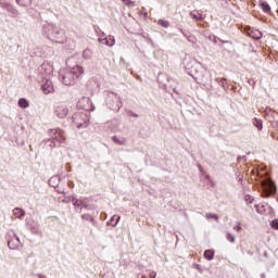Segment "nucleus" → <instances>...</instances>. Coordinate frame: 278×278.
I'll return each mask as SVG.
<instances>
[{
    "label": "nucleus",
    "mask_w": 278,
    "mask_h": 278,
    "mask_svg": "<svg viewBox=\"0 0 278 278\" xmlns=\"http://www.w3.org/2000/svg\"><path fill=\"white\" fill-rule=\"evenodd\" d=\"M41 29L42 35L46 36L48 40L56 45H64L66 42V33L54 24L41 20Z\"/></svg>",
    "instance_id": "nucleus-1"
},
{
    "label": "nucleus",
    "mask_w": 278,
    "mask_h": 278,
    "mask_svg": "<svg viewBox=\"0 0 278 278\" xmlns=\"http://www.w3.org/2000/svg\"><path fill=\"white\" fill-rule=\"evenodd\" d=\"M84 75V68L79 65L72 70H62L59 73V77L64 86H75V81Z\"/></svg>",
    "instance_id": "nucleus-2"
},
{
    "label": "nucleus",
    "mask_w": 278,
    "mask_h": 278,
    "mask_svg": "<svg viewBox=\"0 0 278 278\" xmlns=\"http://www.w3.org/2000/svg\"><path fill=\"white\" fill-rule=\"evenodd\" d=\"M104 94L106 97V105L109 106V109L112 110L113 112H119L121 109L123 108V102L121 101V97H118L113 91H105Z\"/></svg>",
    "instance_id": "nucleus-3"
},
{
    "label": "nucleus",
    "mask_w": 278,
    "mask_h": 278,
    "mask_svg": "<svg viewBox=\"0 0 278 278\" xmlns=\"http://www.w3.org/2000/svg\"><path fill=\"white\" fill-rule=\"evenodd\" d=\"M74 127H77V129H86L89 125V118L88 115L84 112H77L72 117Z\"/></svg>",
    "instance_id": "nucleus-4"
},
{
    "label": "nucleus",
    "mask_w": 278,
    "mask_h": 278,
    "mask_svg": "<svg viewBox=\"0 0 278 278\" xmlns=\"http://www.w3.org/2000/svg\"><path fill=\"white\" fill-rule=\"evenodd\" d=\"M261 186L263 190L262 197H264L265 199H268V197L277 192V187L275 186V182L268 177L262 180Z\"/></svg>",
    "instance_id": "nucleus-5"
},
{
    "label": "nucleus",
    "mask_w": 278,
    "mask_h": 278,
    "mask_svg": "<svg viewBox=\"0 0 278 278\" xmlns=\"http://www.w3.org/2000/svg\"><path fill=\"white\" fill-rule=\"evenodd\" d=\"M48 136L51 138L56 146L61 147V144H64L66 142V138L64 137V130L56 128V129H49Z\"/></svg>",
    "instance_id": "nucleus-6"
},
{
    "label": "nucleus",
    "mask_w": 278,
    "mask_h": 278,
    "mask_svg": "<svg viewBox=\"0 0 278 278\" xmlns=\"http://www.w3.org/2000/svg\"><path fill=\"white\" fill-rule=\"evenodd\" d=\"M0 8H2V10H5L9 13V16H11L12 18H16L18 16V10H16V8H14V5L10 3L2 2L0 4Z\"/></svg>",
    "instance_id": "nucleus-7"
},
{
    "label": "nucleus",
    "mask_w": 278,
    "mask_h": 278,
    "mask_svg": "<svg viewBox=\"0 0 278 278\" xmlns=\"http://www.w3.org/2000/svg\"><path fill=\"white\" fill-rule=\"evenodd\" d=\"M189 75H190V77H192L194 79V81H197V84H201V81H203V79L205 77V75L199 67H194L193 70H191L189 72Z\"/></svg>",
    "instance_id": "nucleus-8"
},
{
    "label": "nucleus",
    "mask_w": 278,
    "mask_h": 278,
    "mask_svg": "<svg viewBox=\"0 0 278 278\" xmlns=\"http://www.w3.org/2000/svg\"><path fill=\"white\" fill-rule=\"evenodd\" d=\"M54 114L58 118H66L68 116V106L65 104H59L54 109Z\"/></svg>",
    "instance_id": "nucleus-9"
},
{
    "label": "nucleus",
    "mask_w": 278,
    "mask_h": 278,
    "mask_svg": "<svg viewBox=\"0 0 278 278\" xmlns=\"http://www.w3.org/2000/svg\"><path fill=\"white\" fill-rule=\"evenodd\" d=\"M71 201L73 203V206L77 207L76 212H78L79 214H81V210H89L88 204H86V201H84V200H79V199H77L75 197H72Z\"/></svg>",
    "instance_id": "nucleus-10"
},
{
    "label": "nucleus",
    "mask_w": 278,
    "mask_h": 278,
    "mask_svg": "<svg viewBox=\"0 0 278 278\" xmlns=\"http://www.w3.org/2000/svg\"><path fill=\"white\" fill-rule=\"evenodd\" d=\"M43 94H51L55 91L53 89V83L51 80H46L45 84L41 86Z\"/></svg>",
    "instance_id": "nucleus-11"
},
{
    "label": "nucleus",
    "mask_w": 278,
    "mask_h": 278,
    "mask_svg": "<svg viewBox=\"0 0 278 278\" xmlns=\"http://www.w3.org/2000/svg\"><path fill=\"white\" fill-rule=\"evenodd\" d=\"M27 227L31 233H35L36 236H40L42 233V230L40 229V225L37 223H27Z\"/></svg>",
    "instance_id": "nucleus-12"
},
{
    "label": "nucleus",
    "mask_w": 278,
    "mask_h": 278,
    "mask_svg": "<svg viewBox=\"0 0 278 278\" xmlns=\"http://www.w3.org/2000/svg\"><path fill=\"white\" fill-rule=\"evenodd\" d=\"M43 146L46 147V149H55L56 147H59L51 137H48L43 140Z\"/></svg>",
    "instance_id": "nucleus-13"
},
{
    "label": "nucleus",
    "mask_w": 278,
    "mask_h": 278,
    "mask_svg": "<svg viewBox=\"0 0 278 278\" xmlns=\"http://www.w3.org/2000/svg\"><path fill=\"white\" fill-rule=\"evenodd\" d=\"M112 140H113V142H115V144H118L119 147L127 146V138H117L116 136H113Z\"/></svg>",
    "instance_id": "nucleus-14"
},
{
    "label": "nucleus",
    "mask_w": 278,
    "mask_h": 278,
    "mask_svg": "<svg viewBox=\"0 0 278 278\" xmlns=\"http://www.w3.org/2000/svg\"><path fill=\"white\" fill-rule=\"evenodd\" d=\"M49 186L52 188H58V186H60V176H52L49 179Z\"/></svg>",
    "instance_id": "nucleus-15"
},
{
    "label": "nucleus",
    "mask_w": 278,
    "mask_h": 278,
    "mask_svg": "<svg viewBox=\"0 0 278 278\" xmlns=\"http://www.w3.org/2000/svg\"><path fill=\"white\" fill-rule=\"evenodd\" d=\"M20 243H21V239L18 237H16L15 240L8 241V247H9V249L14 250L18 247Z\"/></svg>",
    "instance_id": "nucleus-16"
},
{
    "label": "nucleus",
    "mask_w": 278,
    "mask_h": 278,
    "mask_svg": "<svg viewBox=\"0 0 278 278\" xmlns=\"http://www.w3.org/2000/svg\"><path fill=\"white\" fill-rule=\"evenodd\" d=\"M218 86H222L224 90H229V84L226 78H216Z\"/></svg>",
    "instance_id": "nucleus-17"
},
{
    "label": "nucleus",
    "mask_w": 278,
    "mask_h": 278,
    "mask_svg": "<svg viewBox=\"0 0 278 278\" xmlns=\"http://www.w3.org/2000/svg\"><path fill=\"white\" fill-rule=\"evenodd\" d=\"M17 105H18V108H22V110H27V108H29V101H27V99H25V98H21L17 101Z\"/></svg>",
    "instance_id": "nucleus-18"
},
{
    "label": "nucleus",
    "mask_w": 278,
    "mask_h": 278,
    "mask_svg": "<svg viewBox=\"0 0 278 278\" xmlns=\"http://www.w3.org/2000/svg\"><path fill=\"white\" fill-rule=\"evenodd\" d=\"M253 125L254 127H256V129H258V131H262V129H264V122L257 117L253 119Z\"/></svg>",
    "instance_id": "nucleus-19"
},
{
    "label": "nucleus",
    "mask_w": 278,
    "mask_h": 278,
    "mask_svg": "<svg viewBox=\"0 0 278 278\" xmlns=\"http://www.w3.org/2000/svg\"><path fill=\"white\" fill-rule=\"evenodd\" d=\"M260 7L262 8L263 12H265L266 14H270V4H268V2L261 1Z\"/></svg>",
    "instance_id": "nucleus-20"
},
{
    "label": "nucleus",
    "mask_w": 278,
    "mask_h": 278,
    "mask_svg": "<svg viewBox=\"0 0 278 278\" xmlns=\"http://www.w3.org/2000/svg\"><path fill=\"white\" fill-rule=\"evenodd\" d=\"M13 215H15L16 218H23L25 217V211L18 207H15L13 210Z\"/></svg>",
    "instance_id": "nucleus-21"
},
{
    "label": "nucleus",
    "mask_w": 278,
    "mask_h": 278,
    "mask_svg": "<svg viewBox=\"0 0 278 278\" xmlns=\"http://www.w3.org/2000/svg\"><path fill=\"white\" fill-rule=\"evenodd\" d=\"M250 36H251V38H254V40H262L263 34L260 30H252L250 33Z\"/></svg>",
    "instance_id": "nucleus-22"
},
{
    "label": "nucleus",
    "mask_w": 278,
    "mask_h": 278,
    "mask_svg": "<svg viewBox=\"0 0 278 278\" xmlns=\"http://www.w3.org/2000/svg\"><path fill=\"white\" fill-rule=\"evenodd\" d=\"M204 258L207 260L208 262H212V260H214V250H205Z\"/></svg>",
    "instance_id": "nucleus-23"
},
{
    "label": "nucleus",
    "mask_w": 278,
    "mask_h": 278,
    "mask_svg": "<svg viewBox=\"0 0 278 278\" xmlns=\"http://www.w3.org/2000/svg\"><path fill=\"white\" fill-rule=\"evenodd\" d=\"M191 18H193L194 21H203V14L199 13V11L197 12H191L190 13Z\"/></svg>",
    "instance_id": "nucleus-24"
},
{
    "label": "nucleus",
    "mask_w": 278,
    "mask_h": 278,
    "mask_svg": "<svg viewBox=\"0 0 278 278\" xmlns=\"http://www.w3.org/2000/svg\"><path fill=\"white\" fill-rule=\"evenodd\" d=\"M83 218V220H89V223H92V225H97V222H94V217H92V215L90 214H83L80 216Z\"/></svg>",
    "instance_id": "nucleus-25"
},
{
    "label": "nucleus",
    "mask_w": 278,
    "mask_h": 278,
    "mask_svg": "<svg viewBox=\"0 0 278 278\" xmlns=\"http://www.w3.org/2000/svg\"><path fill=\"white\" fill-rule=\"evenodd\" d=\"M83 58L85 60H90V58H92V51L90 49H85L83 51Z\"/></svg>",
    "instance_id": "nucleus-26"
},
{
    "label": "nucleus",
    "mask_w": 278,
    "mask_h": 278,
    "mask_svg": "<svg viewBox=\"0 0 278 278\" xmlns=\"http://www.w3.org/2000/svg\"><path fill=\"white\" fill-rule=\"evenodd\" d=\"M16 3L23 8H27V5H31V0H16Z\"/></svg>",
    "instance_id": "nucleus-27"
},
{
    "label": "nucleus",
    "mask_w": 278,
    "mask_h": 278,
    "mask_svg": "<svg viewBox=\"0 0 278 278\" xmlns=\"http://www.w3.org/2000/svg\"><path fill=\"white\" fill-rule=\"evenodd\" d=\"M157 24L161 25V27H164L165 29H168V27H170V22L166 20H159Z\"/></svg>",
    "instance_id": "nucleus-28"
},
{
    "label": "nucleus",
    "mask_w": 278,
    "mask_h": 278,
    "mask_svg": "<svg viewBox=\"0 0 278 278\" xmlns=\"http://www.w3.org/2000/svg\"><path fill=\"white\" fill-rule=\"evenodd\" d=\"M115 42L116 41H115L114 37L110 36L109 38L106 37L105 46L106 47H114Z\"/></svg>",
    "instance_id": "nucleus-29"
},
{
    "label": "nucleus",
    "mask_w": 278,
    "mask_h": 278,
    "mask_svg": "<svg viewBox=\"0 0 278 278\" xmlns=\"http://www.w3.org/2000/svg\"><path fill=\"white\" fill-rule=\"evenodd\" d=\"M118 220H121V216L113 215L111 217V225H112V227H116V225H118Z\"/></svg>",
    "instance_id": "nucleus-30"
},
{
    "label": "nucleus",
    "mask_w": 278,
    "mask_h": 278,
    "mask_svg": "<svg viewBox=\"0 0 278 278\" xmlns=\"http://www.w3.org/2000/svg\"><path fill=\"white\" fill-rule=\"evenodd\" d=\"M205 218H207V219L212 218L213 220H215L216 223H218V215H216V214L206 213V214H205Z\"/></svg>",
    "instance_id": "nucleus-31"
},
{
    "label": "nucleus",
    "mask_w": 278,
    "mask_h": 278,
    "mask_svg": "<svg viewBox=\"0 0 278 278\" xmlns=\"http://www.w3.org/2000/svg\"><path fill=\"white\" fill-rule=\"evenodd\" d=\"M226 239L228 240V242H231V244L236 242V237L231 235V232H227Z\"/></svg>",
    "instance_id": "nucleus-32"
},
{
    "label": "nucleus",
    "mask_w": 278,
    "mask_h": 278,
    "mask_svg": "<svg viewBox=\"0 0 278 278\" xmlns=\"http://www.w3.org/2000/svg\"><path fill=\"white\" fill-rule=\"evenodd\" d=\"M273 229H278V219H274L270 223Z\"/></svg>",
    "instance_id": "nucleus-33"
},
{
    "label": "nucleus",
    "mask_w": 278,
    "mask_h": 278,
    "mask_svg": "<svg viewBox=\"0 0 278 278\" xmlns=\"http://www.w3.org/2000/svg\"><path fill=\"white\" fill-rule=\"evenodd\" d=\"M237 179L239 184H242V179L244 178V176L241 173H237Z\"/></svg>",
    "instance_id": "nucleus-34"
},
{
    "label": "nucleus",
    "mask_w": 278,
    "mask_h": 278,
    "mask_svg": "<svg viewBox=\"0 0 278 278\" xmlns=\"http://www.w3.org/2000/svg\"><path fill=\"white\" fill-rule=\"evenodd\" d=\"M235 231H242V226H240V223H238L235 227H233Z\"/></svg>",
    "instance_id": "nucleus-35"
},
{
    "label": "nucleus",
    "mask_w": 278,
    "mask_h": 278,
    "mask_svg": "<svg viewBox=\"0 0 278 278\" xmlns=\"http://www.w3.org/2000/svg\"><path fill=\"white\" fill-rule=\"evenodd\" d=\"M122 1H123V3H125V5H135L134 1H131V0H122Z\"/></svg>",
    "instance_id": "nucleus-36"
},
{
    "label": "nucleus",
    "mask_w": 278,
    "mask_h": 278,
    "mask_svg": "<svg viewBox=\"0 0 278 278\" xmlns=\"http://www.w3.org/2000/svg\"><path fill=\"white\" fill-rule=\"evenodd\" d=\"M149 277L150 278H155V277H157V273L151 270V271H149Z\"/></svg>",
    "instance_id": "nucleus-37"
},
{
    "label": "nucleus",
    "mask_w": 278,
    "mask_h": 278,
    "mask_svg": "<svg viewBox=\"0 0 278 278\" xmlns=\"http://www.w3.org/2000/svg\"><path fill=\"white\" fill-rule=\"evenodd\" d=\"M129 116H132L134 118H138V114L132 111L129 112Z\"/></svg>",
    "instance_id": "nucleus-38"
},
{
    "label": "nucleus",
    "mask_w": 278,
    "mask_h": 278,
    "mask_svg": "<svg viewBox=\"0 0 278 278\" xmlns=\"http://www.w3.org/2000/svg\"><path fill=\"white\" fill-rule=\"evenodd\" d=\"M105 40L106 38H99L98 41L101 43V45H105Z\"/></svg>",
    "instance_id": "nucleus-39"
},
{
    "label": "nucleus",
    "mask_w": 278,
    "mask_h": 278,
    "mask_svg": "<svg viewBox=\"0 0 278 278\" xmlns=\"http://www.w3.org/2000/svg\"><path fill=\"white\" fill-rule=\"evenodd\" d=\"M83 101H86L87 103H90V105H92V102H90V98H83Z\"/></svg>",
    "instance_id": "nucleus-40"
},
{
    "label": "nucleus",
    "mask_w": 278,
    "mask_h": 278,
    "mask_svg": "<svg viewBox=\"0 0 278 278\" xmlns=\"http://www.w3.org/2000/svg\"><path fill=\"white\" fill-rule=\"evenodd\" d=\"M56 192H58L59 194H64V190H62V189H58Z\"/></svg>",
    "instance_id": "nucleus-41"
},
{
    "label": "nucleus",
    "mask_w": 278,
    "mask_h": 278,
    "mask_svg": "<svg viewBox=\"0 0 278 278\" xmlns=\"http://www.w3.org/2000/svg\"><path fill=\"white\" fill-rule=\"evenodd\" d=\"M251 198L249 197V198H245V201L248 202V203H253V200H250Z\"/></svg>",
    "instance_id": "nucleus-42"
},
{
    "label": "nucleus",
    "mask_w": 278,
    "mask_h": 278,
    "mask_svg": "<svg viewBox=\"0 0 278 278\" xmlns=\"http://www.w3.org/2000/svg\"><path fill=\"white\" fill-rule=\"evenodd\" d=\"M181 34H184V36H185L186 38H190V37H188V34H186V31H184V29H181Z\"/></svg>",
    "instance_id": "nucleus-43"
},
{
    "label": "nucleus",
    "mask_w": 278,
    "mask_h": 278,
    "mask_svg": "<svg viewBox=\"0 0 278 278\" xmlns=\"http://www.w3.org/2000/svg\"><path fill=\"white\" fill-rule=\"evenodd\" d=\"M240 160H244V161H245V160H247V156H242V157L239 156V157H238V161H240Z\"/></svg>",
    "instance_id": "nucleus-44"
},
{
    "label": "nucleus",
    "mask_w": 278,
    "mask_h": 278,
    "mask_svg": "<svg viewBox=\"0 0 278 278\" xmlns=\"http://www.w3.org/2000/svg\"><path fill=\"white\" fill-rule=\"evenodd\" d=\"M248 255H253V252L252 251H248Z\"/></svg>",
    "instance_id": "nucleus-45"
},
{
    "label": "nucleus",
    "mask_w": 278,
    "mask_h": 278,
    "mask_svg": "<svg viewBox=\"0 0 278 278\" xmlns=\"http://www.w3.org/2000/svg\"><path fill=\"white\" fill-rule=\"evenodd\" d=\"M261 278H266V274H262V275H261Z\"/></svg>",
    "instance_id": "nucleus-46"
},
{
    "label": "nucleus",
    "mask_w": 278,
    "mask_h": 278,
    "mask_svg": "<svg viewBox=\"0 0 278 278\" xmlns=\"http://www.w3.org/2000/svg\"><path fill=\"white\" fill-rule=\"evenodd\" d=\"M198 270H201V265H197Z\"/></svg>",
    "instance_id": "nucleus-47"
},
{
    "label": "nucleus",
    "mask_w": 278,
    "mask_h": 278,
    "mask_svg": "<svg viewBox=\"0 0 278 278\" xmlns=\"http://www.w3.org/2000/svg\"><path fill=\"white\" fill-rule=\"evenodd\" d=\"M38 277H39V278H42V277H45V276H42V274H39Z\"/></svg>",
    "instance_id": "nucleus-48"
},
{
    "label": "nucleus",
    "mask_w": 278,
    "mask_h": 278,
    "mask_svg": "<svg viewBox=\"0 0 278 278\" xmlns=\"http://www.w3.org/2000/svg\"><path fill=\"white\" fill-rule=\"evenodd\" d=\"M173 91H174V92H177V88L174 87Z\"/></svg>",
    "instance_id": "nucleus-49"
},
{
    "label": "nucleus",
    "mask_w": 278,
    "mask_h": 278,
    "mask_svg": "<svg viewBox=\"0 0 278 278\" xmlns=\"http://www.w3.org/2000/svg\"><path fill=\"white\" fill-rule=\"evenodd\" d=\"M222 42H229V41H222Z\"/></svg>",
    "instance_id": "nucleus-50"
}]
</instances>
